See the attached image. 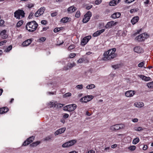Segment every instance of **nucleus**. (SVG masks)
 Here are the masks:
<instances>
[{"mask_svg":"<svg viewBox=\"0 0 153 153\" xmlns=\"http://www.w3.org/2000/svg\"><path fill=\"white\" fill-rule=\"evenodd\" d=\"M116 51L115 48H113L105 52L103 54V60H111L116 57L117 54L115 53Z\"/></svg>","mask_w":153,"mask_h":153,"instance_id":"obj_1","label":"nucleus"},{"mask_svg":"<svg viewBox=\"0 0 153 153\" xmlns=\"http://www.w3.org/2000/svg\"><path fill=\"white\" fill-rule=\"evenodd\" d=\"M38 26V24L35 21L28 22L25 26L26 29L29 32H33L35 31Z\"/></svg>","mask_w":153,"mask_h":153,"instance_id":"obj_2","label":"nucleus"},{"mask_svg":"<svg viewBox=\"0 0 153 153\" xmlns=\"http://www.w3.org/2000/svg\"><path fill=\"white\" fill-rule=\"evenodd\" d=\"M25 13L24 11L22 10H16L14 13V16L17 19H20L21 16L22 18L25 17Z\"/></svg>","mask_w":153,"mask_h":153,"instance_id":"obj_3","label":"nucleus"},{"mask_svg":"<svg viewBox=\"0 0 153 153\" xmlns=\"http://www.w3.org/2000/svg\"><path fill=\"white\" fill-rule=\"evenodd\" d=\"M92 13L90 11H88L84 15V17L82 19V22L83 23L87 22L90 19V18L92 16Z\"/></svg>","mask_w":153,"mask_h":153,"instance_id":"obj_4","label":"nucleus"},{"mask_svg":"<svg viewBox=\"0 0 153 153\" xmlns=\"http://www.w3.org/2000/svg\"><path fill=\"white\" fill-rule=\"evenodd\" d=\"M124 126L122 124H116L111 126L110 129L111 131L117 130L124 127Z\"/></svg>","mask_w":153,"mask_h":153,"instance_id":"obj_5","label":"nucleus"},{"mask_svg":"<svg viewBox=\"0 0 153 153\" xmlns=\"http://www.w3.org/2000/svg\"><path fill=\"white\" fill-rule=\"evenodd\" d=\"M93 98L94 97L92 95L86 96L81 98L80 100V101L82 102H87L92 100Z\"/></svg>","mask_w":153,"mask_h":153,"instance_id":"obj_6","label":"nucleus"},{"mask_svg":"<svg viewBox=\"0 0 153 153\" xmlns=\"http://www.w3.org/2000/svg\"><path fill=\"white\" fill-rule=\"evenodd\" d=\"M66 110L69 111H72L75 109L77 105L75 104H72L67 105L65 107Z\"/></svg>","mask_w":153,"mask_h":153,"instance_id":"obj_7","label":"nucleus"},{"mask_svg":"<svg viewBox=\"0 0 153 153\" xmlns=\"http://www.w3.org/2000/svg\"><path fill=\"white\" fill-rule=\"evenodd\" d=\"M148 36V35L147 34L146 35L145 34H141L137 36L135 39L138 41L141 42L144 40L146 38V36Z\"/></svg>","mask_w":153,"mask_h":153,"instance_id":"obj_8","label":"nucleus"},{"mask_svg":"<svg viewBox=\"0 0 153 153\" xmlns=\"http://www.w3.org/2000/svg\"><path fill=\"white\" fill-rule=\"evenodd\" d=\"M117 23V22H115L114 21H111L108 22L106 25L105 26V28H111L113 26L116 25Z\"/></svg>","mask_w":153,"mask_h":153,"instance_id":"obj_9","label":"nucleus"},{"mask_svg":"<svg viewBox=\"0 0 153 153\" xmlns=\"http://www.w3.org/2000/svg\"><path fill=\"white\" fill-rule=\"evenodd\" d=\"M34 139L33 136H32L27 138V140L24 141L22 145L25 146L27 145L32 143Z\"/></svg>","mask_w":153,"mask_h":153,"instance_id":"obj_10","label":"nucleus"},{"mask_svg":"<svg viewBox=\"0 0 153 153\" xmlns=\"http://www.w3.org/2000/svg\"><path fill=\"white\" fill-rule=\"evenodd\" d=\"M66 129V128L63 127L59 128V129L56 130L54 133L55 135L56 136L58 134H62L64 133Z\"/></svg>","mask_w":153,"mask_h":153,"instance_id":"obj_11","label":"nucleus"},{"mask_svg":"<svg viewBox=\"0 0 153 153\" xmlns=\"http://www.w3.org/2000/svg\"><path fill=\"white\" fill-rule=\"evenodd\" d=\"M135 92L134 91H127L125 93L126 96L127 97H132L135 94Z\"/></svg>","mask_w":153,"mask_h":153,"instance_id":"obj_12","label":"nucleus"},{"mask_svg":"<svg viewBox=\"0 0 153 153\" xmlns=\"http://www.w3.org/2000/svg\"><path fill=\"white\" fill-rule=\"evenodd\" d=\"M75 65V64L74 63H68L66 67H64L63 69L64 70L67 71L68 70V69H71Z\"/></svg>","mask_w":153,"mask_h":153,"instance_id":"obj_13","label":"nucleus"},{"mask_svg":"<svg viewBox=\"0 0 153 153\" xmlns=\"http://www.w3.org/2000/svg\"><path fill=\"white\" fill-rule=\"evenodd\" d=\"M32 41L31 39H27L23 42L22 45L23 47L27 46L30 44Z\"/></svg>","mask_w":153,"mask_h":153,"instance_id":"obj_14","label":"nucleus"},{"mask_svg":"<svg viewBox=\"0 0 153 153\" xmlns=\"http://www.w3.org/2000/svg\"><path fill=\"white\" fill-rule=\"evenodd\" d=\"M134 50L135 52L138 53H142L143 52V49L139 46L134 47Z\"/></svg>","mask_w":153,"mask_h":153,"instance_id":"obj_15","label":"nucleus"},{"mask_svg":"<svg viewBox=\"0 0 153 153\" xmlns=\"http://www.w3.org/2000/svg\"><path fill=\"white\" fill-rule=\"evenodd\" d=\"M121 14L120 12H117L114 13L111 16V17L113 19H115L119 18Z\"/></svg>","mask_w":153,"mask_h":153,"instance_id":"obj_16","label":"nucleus"},{"mask_svg":"<svg viewBox=\"0 0 153 153\" xmlns=\"http://www.w3.org/2000/svg\"><path fill=\"white\" fill-rule=\"evenodd\" d=\"M89 40V36L86 37L84 38L81 41V45L83 46L85 45L88 42Z\"/></svg>","mask_w":153,"mask_h":153,"instance_id":"obj_17","label":"nucleus"},{"mask_svg":"<svg viewBox=\"0 0 153 153\" xmlns=\"http://www.w3.org/2000/svg\"><path fill=\"white\" fill-rule=\"evenodd\" d=\"M76 9V7L74 6H72L68 8L67 11L68 13H72L75 11Z\"/></svg>","mask_w":153,"mask_h":153,"instance_id":"obj_18","label":"nucleus"},{"mask_svg":"<svg viewBox=\"0 0 153 153\" xmlns=\"http://www.w3.org/2000/svg\"><path fill=\"white\" fill-rule=\"evenodd\" d=\"M6 30H4L2 31L0 33V35L1 38L3 39H6L7 38V36L6 34Z\"/></svg>","mask_w":153,"mask_h":153,"instance_id":"obj_19","label":"nucleus"},{"mask_svg":"<svg viewBox=\"0 0 153 153\" xmlns=\"http://www.w3.org/2000/svg\"><path fill=\"white\" fill-rule=\"evenodd\" d=\"M139 76L143 80L145 81H149L151 79V78L149 77H147L142 75H140Z\"/></svg>","mask_w":153,"mask_h":153,"instance_id":"obj_20","label":"nucleus"},{"mask_svg":"<svg viewBox=\"0 0 153 153\" xmlns=\"http://www.w3.org/2000/svg\"><path fill=\"white\" fill-rule=\"evenodd\" d=\"M139 20V17L136 16L134 17L131 20V22L134 25Z\"/></svg>","mask_w":153,"mask_h":153,"instance_id":"obj_21","label":"nucleus"},{"mask_svg":"<svg viewBox=\"0 0 153 153\" xmlns=\"http://www.w3.org/2000/svg\"><path fill=\"white\" fill-rule=\"evenodd\" d=\"M120 0H114L111 1L109 3V5L111 6H114L119 3Z\"/></svg>","mask_w":153,"mask_h":153,"instance_id":"obj_22","label":"nucleus"},{"mask_svg":"<svg viewBox=\"0 0 153 153\" xmlns=\"http://www.w3.org/2000/svg\"><path fill=\"white\" fill-rule=\"evenodd\" d=\"M134 105L135 107L139 108H141L144 105V104L143 102H136L134 103Z\"/></svg>","mask_w":153,"mask_h":153,"instance_id":"obj_23","label":"nucleus"},{"mask_svg":"<svg viewBox=\"0 0 153 153\" xmlns=\"http://www.w3.org/2000/svg\"><path fill=\"white\" fill-rule=\"evenodd\" d=\"M58 104H58L57 102H56V103L55 102L54 103L53 102H50L48 104V106L50 108L53 107H56V106L58 107Z\"/></svg>","mask_w":153,"mask_h":153,"instance_id":"obj_24","label":"nucleus"},{"mask_svg":"<svg viewBox=\"0 0 153 153\" xmlns=\"http://www.w3.org/2000/svg\"><path fill=\"white\" fill-rule=\"evenodd\" d=\"M70 19L68 17L62 18L61 20V22L63 23H66L70 21Z\"/></svg>","mask_w":153,"mask_h":153,"instance_id":"obj_25","label":"nucleus"},{"mask_svg":"<svg viewBox=\"0 0 153 153\" xmlns=\"http://www.w3.org/2000/svg\"><path fill=\"white\" fill-rule=\"evenodd\" d=\"M68 143L70 146H73L76 142V140H73L69 141Z\"/></svg>","mask_w":153,"mask_h":153,"instance_id":"obj_26","label":"nucleus"},{"mask_svg":"<svg viewBox=\"0 0 153 153\" xmlns=\"http://www.w3.org/2000/svg\"><path fill=\"white\" fill-rule=\"evenodd\" d=\"M95 87V85L94 84H91L89 85L86 87V88L88 89H91L93 88H94Z\"/></svg>","mask_w":153,"mask_h":153,"instance_id":"obj_27","label":"nucleus"},{"mask_svg":"<svg viewBox=\"0 0 153 153\" xmlns=\"http://www.w3.org/2000/svg\"><path fill=\"white\" fill-rule=\"evenodd\" d=\"M40 143V142L37 141L32 143V144L30 145V146L31 147H36L38 145H39Z\"/></svg>","mask_w":153,"mask_h":153,"instance_id":"obj_28","label":"nucleus"},{"mask_svg":"<svg viewBox=\"0 0 153 153\" xmlns=\"http://www.w3.org/2000/svg\"><path fill=\"white\" fill-rule=\"evenodd\" d=\"M139 141L140 140L139 138L136 137L133 139L132 141V143L134 144H136L139 142Z\"/></svg>","mask_w":153,"mask_h":153,"instance_id":"obj_29","label":"nucleus"},{"mask_svg":"<svg viewBox=\"0 0 153 153\" xmlns=\"http://www.w3.org/2000/svg\"><path fill=\"white\" fill-rule=\"evenodd\" d=\"M45 8L44 7H41L38 10V12H39L41 15H42L44 13Z\"/></svg>","mask_w":153,"mask_h":153,"instance_id":"obj_30","label":"nucleus"},{"mask_svg":"<svg viewBox=\"0 0 153 153\" xmlns=\"http://www.w3.org/2000/svg\"><path fill=\"white\" fill-rule=\"evenodd\" d=\"M62 146L63 148H66L70 147L69 145V143L68 142H66L64 143L62 145Z\"/></svg>","mask_w":153,"mask_h":153,"instance_id":"obj_31","label":"nucleus"},{"mask_svg":"<svg viewBox=\"0 0 153 153\" xmlns=\"http://www.w3.org/2000/svg\"><path fill=\"white\" fill-rule=\"evenodd\" d=\"M145 63V62L144 61L138 64V66L139 67H142L143 66L144 68H145L146 67L144 65Z\"/></svg>","mask_w":153,"mask_h":153,"instance_id":"obj_32","label":"nucleus"},{"mask_svg":"<svg viewBox=\"0 0 153 153\" xmlns=\"http://www.w3.org/2000/svg\"><path fill=\"white\" fill-rule=\"evenodd\" d=\"M23 23V20H21L19 21L16 24V27H20Z\"/></svg>","mask_w":153,"mask_h":153,"instance_id":"obj_33","label":"nucleus"},{"mask_svg":"<svg viewBox=\"0 0 153 153\" xmlns=\"http://www.w3.org/2000/svg\"><path fill=\"white\" fill-rule=\"evenodd\" d=\"M136 146H132L128 148V149L130 150L133 151L135 150L136 149Z\"/></svg>","mask_w":153,"mask_h":153,"instance_id":"obj_34","label":"nucleus"},{"mask_svg":"<svg viewBox=\"0 0 153 153\" xmlns=\"http://www.w3.org/2000/svg\"><path fill=\"white\" fill-rule=\"evenodd\" d=\"M147 86L149 88H153V81L147 84Z\"/></svg>","mask_w":153,"mask_h":153,"instance_id":"obj_35","label":"nucleus"},{"mask_svg":"<svg viewBox=\"0 0 153 153\" xmlns=\"http://www.w3.org/2000/svg\"><path fill=\"white\" fill-rule=\"evenodd\" d=\"M134 129L135 131H140L143 130V129L141 127H135L134 128Z\"/></svg>","mask_w":153,"mask_h":153,"instance_id":"obj_36","label":"nucleus"},{"mask_svg":"<svg viewBox=\"0 0 153 153\" xmlns=\"http://www.w3.org/2000/svg\"><path fill=\"white\" fill-rule=\"evenodd\" d=\"M100 34L99 33V32L98 31V30H97V31L95 32L93 34V36L94 37H96L97 36L100 35Z\"/></svg>","mask_w":153,"mask_h":153,"instance_id":"obj_37","label":"nucleus"},{"mask_svg":"<svg viewBox=\"0 0 153 153\" xmlns=\"http://www.w3.org/2000/svg\"><path fill=\"white\" fill-rule=\"evenodd\" d=\"M80 16V13L79 11H77L76 13L75 17L76 18H79Z\"/></svg>","mask_w":153,"mask_h":153,"instance_id":"obj_38","label":"nucleus"},{"mask_svg":"<svg viewBox=\"0 0 153 153\" xmlns=\"http://www.w3.org/2000/svg\"><path fill=\"white\" fill-rule=\"evenodd\" d=\"M75 47V46L74 45H70L68 48V49L69 50H72Z\"/></svg>","mask_w":153,"mask_h":153,"instance_id":"obj_39","label":"nucleus"},{"mask_svg":"<svg viewBox=\"0 0 153 153\" xmlns=\"http://www.w3.org/2000/svg\"><path fill=\"white\" fill-rule=\"evenodd\" d=\"M41 15H42L41 14L40 12H38V10L35 14V16L36 17H38L41 16Z\"/></svg>","mask_w":153,"mask_h":153,"instance_id":"obj_40","label":"nucleus"},{"mask_svg":"<svg viewBox=\"0 0 153 153\" xmlns=\"http://www.w3.org/2000/svg\"><path fill=\"white\" fill-rule=\"evenodd\" d=\"M12 46L11 45H10L7 48L6 50H5V51L6 52L9 51L12 49Z\"/></svg>","mask_w":153,"mask_h":153,"instance_id":"obj_41","label":"nucleus"},{"mask_svg":"<svg viewBox=\"0 0 153 153\" xmlns=\"http://www.w3.org/2000/svg\"><path fill=\"white\" fill-rule=\"evenodd\" d=\"M71 94L70 93H67L65 94L64 95V97H67L71 96Z\"/></svg>","mask_w":153,"mask_h":153,"instance_id":"obj_42","label":"nucleus"},{"mask_svg":"<svg viewBox=\"0 0 153 153\" xmlns=\"http://www.w3.org/2000/svg\"><path fill=\"white\" fill-rule=\"evenodd\" d=\"M102 0H96L95 1V4L96 5H98L101 3Z\"/></svg>","mask_w":153,"mask_h":153,"instance_id":"obj_43","label":"nucleus"},{"mask_svg":"<svg viewBox=\"0 0 153 153\" xmlns=\"http://www.w3.org/2000/svg\"><path fill=\"white\" fill-rule=\"evenodd\" d=\"M61 30L60 28L56 27L55 28L54 30L53 31L55 33H56Z\"/></svg>","mask_w":153,"mask_h":153,"instance_id":"obj_44","label":"nucleus"},{"mask_svg":"<svg viewBox=\"0 0 153 153\" xmlns=\"http://www.w3.org/2000/svg\"><path fill=\"white\" fill-rule=\"evenodd\" d=\"M51 138V137L50 136H48L44 139V141H49Z\"/></svg>","mask_w":153,"mask_h":153,"instance_id":"obj_45","label":"nucleus"},{"mask_svg":"<svg viewBox=\"0 0 153 153\" xmlns=\"http://www.w3.org/2000/svg\"><path fill=\"white\" fill-rule=\"evenodd\" d=\"M34 4L32 3L29 4H27V7L28 8H30L34 6Z\"/></svg>","mask_w":153,"mask_h":153,"instance_id":"obj_46","label":"nucleus"},{"mask_svg":"<svg viewBox=\"0 0 153 153\" xmlns=\"http://www.w3.org/2000/svg\"><path fill=\"white\" fill-rule=\"evenodd\" d=\"M76 56V54L75 53H71L69 55V57L70 58H72Z\"/></svg>","mask_w":153,"mask_h":153,"instance_id":"obj_47","label":"nucleus"},{"mask_svg":"<svg viewBox=\"0 0 153 153\" xmlns=\"http://www.w3.org/2000/svg\"><path fill=\"white\" fill-rule=\"evenodd\" d=\"M76 87L78 89H81L83 88V85L82 84L78 85Z\"/></svg>","mask_w":153,"mask_h":153,"instance_id":"obj_48","label":"nucleus"},{"mask_svg":"<svg viewBox=\"0 0 153 153\" xmlns=\"http://www.w3.org/2000/svg\"><path fill=\"white\" fill-rule=\"evenodd\" d=\"M84 60L83 59H80L77 61V63H82L84 61Z\"/></svg>","mask_w":153,"mask_h":153,"instance_id":"obj_49","label":"nucleus"},{"mask_svg":"<svg viewBox=\"0 0 153 153\" xmlns=\"http://www.w3.org/2000/svg\"><path fill=\"white\" fill-rule=\"evenodd\" d=\"M112 68H114L115 69L118 68H119V65H112Z\"/></svg>","mask_w":153,"mask_h":153,"instance_id":"obj_50","label":"nucleus"},{"mask_svg":"<svg viewBox=\"0 0 153 153\" xmlns=\"http://www.w3.org/2000/svg\"><path fill=\"white\" fill-rule=\"evenodd\" d=\"M92 7V5H89L87 6L86 7V8L87 10H89Z\"/></svg>","mask_w":153,"mask_h":153,"instance_id":"obj_51","label":"nucleus"},{"mask_svg":"<svg viewBox=\"0 0 153 153\" xmlns=\"http://www.w3.org/2000/svg\"><path fill=\"white\" fill-rule=\"evenodd\" d=\"M34 13L33 12H31L30 13V14H29V16H28V18L29 19H31L32 18L33 16L34 15Z\"/></svg>","mask_w":153,"mask_h":153,"instance_id":"obj_52","label":"nucleus"},{"mask_svg":"<svg viewBox=\"0 0 153 153\" xmlns=\"http://www.w3.org/2000/svg\"><path fill=\"white\" fill-rule=\"evenodd\" d=\"M41 23L42 24L45 25L47 24V21L46 20H42L41 21Z\"/></svg>","mask_w":153,"mask_h":153,"instance_id":"obj_53","label":"nucleus"},{"mask_svg":"<svg viewBox=\"0 0 153 153\" xmlns=\"http://www.w3.org/2000/svg\"><path fill=\"white\" fill-rule=\"evenodd\" d=\"M57 13L56 12H54L53 13H52L51 14V16L52 17H54L57 15Z\"/></svg>","mask_w":153,"mask_h":153,"instance_id":"obj_54","label":"nucleus"},{"mask_svg":"<svg viewBox=\"0 0 153 153\" xmlns=\"http://www.w3.org/2000/svg\"><path fill=\"white\" fill-rule=\"evenodd\" d=\"M3 108L4 109V113L7 112L8 111V109L7 107H3Z\"/></svg>","mask_w":153,"mask_h":153,"instance_id":"obj_55","label":"nucleus"},{"mask_svg":"<svg viewBox=\"0 0 153 153\" xmlns=\"http://www.w3.org/2000/svg\"><path fill=\"white\" fill-rule=\"evenodd\" d=\"M4 21L3 20H0V26L3 25L4 24Z\"/></svg>","mask_w":153,"mask_h":153,"instance_id":"obj_56","label":"nucleus"},{"mask_svg":"<svg viewBox=\"0 0 153 153\" xmlns=\"http://www.w3.org/2000/svg\"><path fill=\"white\" fill-rule=\"evenodd\" d=\"M7 41L6 40H4L3 41H1L0 42V46L2 45H4V43H5L7 42Z\"/></svg>","mask_w":153,"mask_h":153,"instance_id":"obj_57","label":"nucleus"},{"mask_svg":"<svg viewBox=\"0 0 153 153\" xmlns=\"http://www.w3.org/2000/svg\"><path fill=\"white\" fill-rule=\"evenodd\" d=\"M135 0H126V2L127 3H130L134 1Z\"/></svg>","mask_w":153,"mask_h":153,"instance_id":"obj_58","label":"nucleus"},{"mask_svg":"<svg viewBox=\"0 0 153 153\" xmlns=\"http://www.w3.org/2000/svg\"><path fill=\"white\" fill-rule=\"evenodd\" d=\"M127 33V31L126 30L124 31L122 34V35L123 36H125L126 35Z\"/></svg>","mask_w":153,"mask_h":153,"instance_id":"obj_59","label":"nucleus"},{"mask_svg":"<svg viewBox=\"0 0 153 153\" xmlns=\"http://www.w3.org/2000/svg\"><path fill=\"white\" fill-rule=\"evenodd\" d=\"M136 12V10L134 9H132L130 11V12L131 13H132L134 12Z\"/></svg>","mask_w":153,"mask_h":153,"instance_id":"obj_60","label":"nucleus"},{"mask_svg":"<svg viewBox=\"0 0 153 153\" xmlns=\"http://www.w3.org/2000/svg\"><path fill=\"white\" fill-rule=\"evenodd\" d=\"M4 109L3 108H0V114L4 113Z\"/></svg>","mask_w":153,"mask_h":153,"instance_id":"obj_61","label":"nucleus"},{"mask_svg":"<svg viewBox=\"0 0 153 153\" xmlns=\"http://www.w3.org/2000/svg\"><path fill=\"white\" fill-rule=\"evenodd\" d=\"M39 40L42 42H43L46 40V38L45 37H42L39 39Z\"/></svg>","mask_w":153,"mask_h":153,"instance_id":"obj_62","label":"nucleus"},{"mask_svg":"<svg viewBox=\"0 0 153 153\" xmlns=\"http://www.w3.org/2000/svg\"><path fill=\"white\" fill-rule=\"evenodd\" d=\"M69 115L67 114H65L64 116L63 117L64 118H67L68 117Z\"/></svg>","mask_w":153,"mask_h":153,"instance_id":"obj_63","label":"nucleus"},{"mask_svg":"<svg viewBox=\"0 0 153 153\" xmlns=\"http://www.w3.org/2000/svg\"><path fill=\"white\" fill-rule=\"evenodd\" d=\"M138 119L137 118H134L132 120V121L134 123L137 122L138 121Z\"/></svg>","mask_w":153,"mask_h":153,"instance_id":"obj_64","label":"nucleus"}]
</instances>
